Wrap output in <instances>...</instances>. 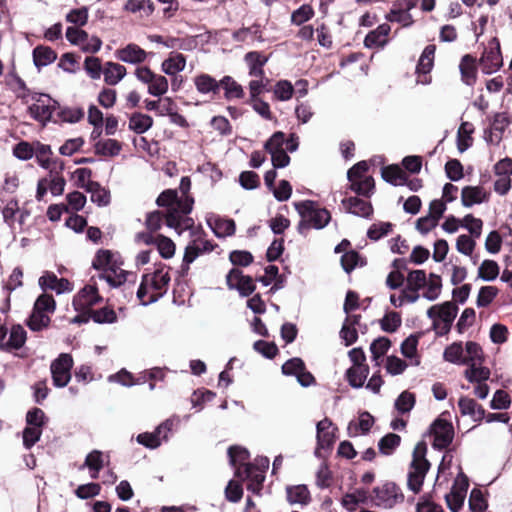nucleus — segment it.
I'll return each instance as SVG.
<instances>
[{"mask_svg": "<svg viewBox=\"0 0 512 512\" xmlns=\"http://www.w3.org/2000/svg\"><path fill=\"white\" fill-rule=\"evenodd\" d=\"M237 476L245 475L248 480L247 489L252 493L259 495L265 480V472L252 463L243 464V471L238 468L236 472Z\"/></svg>", "mask_w": 512, "mask_h": 512, "instance_id": "12", "label": "nucleus"}, {"mask_svg": "<svg viewBox=\"0 0 512 512\" xmlns=\"http://www.w3.org/2000/svg\"><path fill=\"white\" fill-rule=\"evenodd\" d=\"M427 284V277L424 270H412L406 278V290L418 292Z\"/></svg>", "mask_w": 512, "mask_h": 512, "instance_id": "38", "label": "nucleus"}, {"mask_svg": "<svg viewBox=\"0 0 512 512\" xmlns=\"http://www.w3.org/2000/svg\"><path fill=\"white\" fill-rule=\"evenodd\" d=\"M468 486V479L465 478L464 487L462 489L453 488L452 491L445 496L447 506L452 512H458L463 506Z\"/></svg>", "mask_w": 512, "mask_h": 512, "instance_id": "32", "label": "nucleus"}, {"mask_svg": "<svg viewBox=\"0 0 512 512\" xmlns=\"http://www.w3.org/2000/svg\"><path fill=\"white\" fill-rule=\"evenodd\" d=\"M487 200V194L481 186H465L461 191V202L464 207H472Z\"/></svg>", "mask_w": 512, "mask_h": 512, "instance_id": "20", "label": "nucleus"}, {"mask_svg": "<svg viewBox=\"0 0 512 512\" xmlns=\"http://www.w3.org/2000/svg\"><path fill=\"white\" fill-rule=\"evenodd\" d=\"M499 275V265L494 260H484L478 269V277L484 281H493Z\"/></svg>", "mask_w": 512, "mask_h": 512, "instance_id": "42", "label": "nucleus"}, {"mask_svg": "<svg viewBox=\"0 0 512 512\" xmlns=\"http://www.w3.org/2000/svg\"><path fill=\"white\" fill-rule=\"evenodd\" d=\"M115 55L118 60L134 65L143 63L147 58V52L134 43L116 50Z\"/></svg>", "mask_w": 512, "mask_h": 512, "instance_id": "15", "label": "nucleus"}, {"mask_svg": "<svg viewBox=\"0 0 512 512\" xmlns=\"http://www.w3.org/2000/svg\"><path fill=\"white\" fill-rule=\"evenodd\" d=\"M87 192L91 194V201L99 207L107 206L111 201L110 191L101 186L98 182H89Z\"/></svg>", "mask_w": 512, "mask_h": 512, "instance_id": "24", "label": "nucleus"}, {"mask_svg": "<svg viewBox=\"0 0 512 512\" xmlns=\"http://www.w3.org/2000/svg\"><path fill=\"white\" fill-rule=\"evenodd\" d=\"M475 63L476 59L470 54L464 55L461 59L459 69L461 72L462 80L467 85H473L476 81Z\"/></svg>", "mask_w": 512, "mask_h": 512, "instance_id": "29", "label": "nucleus"}, {"mask_svg": "<svg viewBox=\"0 0 512 512\" xmlns=\"http://www.w3.org/2000/svg\"><path fill=\"white\" fill-rule=\"evenodd\" d=\"M39 286L43 291L48 289L56 291L57 294L72 290L71 283L66 278H58L54 273L46 272L39 278Z\"/></svg>", "mask_w": 512, "mask_h": 512, "instance_id": "16", "label": "nucleus"}, {"mask_svg": "<svg viewBox=\"0 0 512 512\" xmlns=\"http://www.w3.org/2000/svg\"><path fill=\"white\" fill-rule=\"evenodd\" d=\"M268 60V56H265L258 51H250L246 53L244 56V61L248 66L249 76L264 79V66Z\"/></svg>", "mask_w": 512, "mask_h": 512, "instance_id": "17", "label": "nucleus"}, {"mask_svg": "<svg viewBox=\"0 0 512 512\" xmlns=\"http://www.w3.org/2000/svg\"><path fill=\"white\" fill-rule=\"evenodd\" d=\"M226 283L229 289H236L243 297H248L256 289L252 277L243 275L242 271L237 268L231 269L226 275Z\"/></svg>", "mask_w": 512, "mask_h": 512, "instance_id": "10", "label": "nucleus"}, {"mask_svg": "<svg viewBox=\"0 0 512 512\" xmlns=\"http://www.w3.org/2000/svg\"><path fill=\"white\" fill-rule=\"evenodd\" d=\"M427 446L420 441L414 447L412 461L409 465L407 486L415 494L422 489L424 479L430 469V462L426 459Z\"/></svg>", "mask_w": 512, "mask_h": 512, "instance_id": "2", "label": "nucleus"}, {"mask_svg": "<svg viewBox=\"0 0 512 512\" xmlns=\"http://www.w3.org/2000/svg\"><path fill=\"white\" fill-rule=\"evenodd\" d=\"M401 437L395 433H388L378 442V449L382 455L389 456L399 447Z\"/></svg>", "mask_w": 512, "mask_h": 512, "instance_id": "37", "label": "nucleus"}, {"mask_svg": "<svg viewBox=\"0 0 512 512\" xmlns=\"http://www.w3.org/2000/svg\"><path fill=\"white\" fill-rule=\"evenodd\" d=\"M464 350L461 342H454L445 348L443 357L446 361L453 364L465 365L467 362L463 356Z\"/></svg>", "mask_w": 512, "mask_h": 512, "instance_id": "40", "label": "nucleus"}, {"mask_svg": "<svg viewBox=\"0 0 512 512\" xmlns=\"http://www.w3.org/2000/svg\"><path fill=\"white\" fill-rule=\"evenodd\" d=\"M392 227L393 225L390 222L372 224L367 231V236L369 239L377 241L383 236H386L392 230Z\"/></svg>", "mask_w": 512, "mask_h": 512, "instance_id": "61", "label": "nucleus"}, {"mask_svg": "<svg viewBox=\"0 0 512 512\" xmlns=\"http://www.w3.org/2000/svg\"><path fill=\"white\" fill-rule=\"evenodd\" d=\"M66 199L68 203L67 206H64V211L66 212H68L70 209L72 211L78 212L82 210L86 204V196L79 191L68 193Z\"/></svg>", "mask_w": 512, "mask_h": 512, "instance_id": "52", "label": "nucleus"}, {"mask_svg": "<svg viewBox=\"0 0 512 512\" xmlns=\"http://www.w3.org/2000/svg\"><path fill=\"white\" fill-rule=\"evenodd\" d=\"M102 301V297L98 294V290L93 285H86L82 288L73 299L75 310H85L91 308Z\"/></svg>", "mask_w": 512, "mask_h": 512, "instance_id": "14", "label": "nucleus"}, {"mask_svg": "<svg viewBox=\"0 0 512 512\" xmlns=\"http://www.w3.org/2000/svg\"><path fill=\"white\" fill-rule=\"evenodd\" d=\"M294 207L301 216V221L297 226V230L300 234L305 233L311 228L322 229L330 221V212L325 208H316L315 202L311 200H304L295 202Z\"/></svg>", "mask_w": 512, "mask_h": 512, "instance_id": "1", "label": "nucleus"}, {"mask_svg": "<svg viewBox=\"0 0 512 512\" xmlns=\"http://www.w3.org/2000/svg\"><path fill=\"white\" fill-rule=\"evenodd\" d=\"M52 154L51 148L49 145L42 144L37 142L34 145V155L36 156L38 164L45 168L49 169L51 164L50 156Z\"/></svg>", "mask_w": 512, "mask_h": 512, "instance_id": "49", "label": "nucleus"}, {"mask_svg": "<svg viewBox=\"0 0 512 512\" xmlns=\"http://www.w3.org/2000/svg\"><path fill=\"white\" fill-rule=\"evenodd\" d=\"M369 374L368 365L352 366L346 371V379L353 388H361Z\"/></svg>", "mask_w": 512, "mask_h": 512, "instance_id": "28", "label": "nucleus"}, {"mask_svg": "<svg viewBox=\"0 0 512 512\" xmlns=\"http://www.w3.org/2000/svg\"><path fill=\"white\" fill-rule=\"evenodd\" d=\"M436 46L435 45H427L417 64L416 70L418 73L427 74L429 73L434 65V56H435Z\"/></svg>", "mask_w": 512, "mask_h": 512, "instance_id": "36", "label": "nucleus"}, {"mask_svg": "<svg viewBox=\"0 0 512 512\" xmlns=\"http://www.w3.org/2000/svg\"><path fill=\"white\" fill-rule=\"evenodd\" d=\"M286 492L287 501L290 504L307 505L311 501L310 492L306 485L288 487Z\"/></svg>", "mask_w": 512, "mask_h": 512, "instance_id": "30", "label": "nucleus"}, {"mask_svg": "<svg viewBox=\"0 0 512 512\" xmlns=\"http://www.w3.org/2000/svg\"><path fill=\"white\" fill-rule=\"evenodd\" d=\"M47 421L48 418L46 417L44 411L40 408L34 407L30 409L26 414V423L29 426L43 428Z\"/></svg>", "mask_w": 512, "mask_h": 512, "instance_id": "57", "label": "nucleus"}, {"mask_svg": "<svg viewBox=\"0 0 512 512\" xmlns=\"http://www.w3.org/2000/svg\"><path fill=\"white\" fill-rule=\"evenodd\" d=\"M214 234L218 238H224L235 234L236 225L232 219L217 218L214 223L208 222Z\"/></svg>", "mask_w": 512, "mask_h": 512, "instance_id": "33", "label": "nucleus"}, {"mask_svg": "<svg viewBox=\"0 0 512 512\" xmlns=\"http://www.w3.org/2000/svg\"><path fill=\"white\" fill-rule=\"evenodd\" d=\"M381 176L384 181L394 186H402L406 183V174L397 165L383 167Z\"/></svg>", "mask_w": 512, "mask_h": 512, "instance_id": "31", "label": "nucleus"}, {"mask_svg": "<svg viewBox=\"0 0 512 512\" xmlns=\"http://www.w3.org/2000/svg\"><path fill=\"white\" fill-rule=\"evenodd\" d=\"M129 275L130 273L127 271L120 270L117 272L116 269L110 268L101 273L99 277L106 280L111 287H118L126 282Z\"/></svg>", "mask_w": 512, "mask_h": 512, "instance_id": "45", "label": "nucleus"}, {"mask_svg": "<svg viewBox=\"0 0 512 512\" xmlns=\"http://www.w3.org/2000/svg\"><path fill=\"white\" fill-rule=\"evenodd\" d=\"M84 70L92 79H99L103 74L101 60L98 57H87L84 61Z\"/></svg>", "mask_w": 512, "mask_h": 512, "instance_id": "58", "label": "nucleus"}, {"mask_svg": "<svg viewBox=\"0 0 512 512\" xmlns=\"http://www.w3.org/2000/svg\"><path fill=\"white\" fill-rule=\"evenodd\" d=\"M415 405L414 394L404 391L402 392L395 401V408L400 413H407L412 410Z\"/></svg>", "mask_w": 512, "mask_h": 512, "instance_id": "59", "label": "nucleus"}, {"mask_svg": "<svg viewBox=\"0 0 512 512\" xmlns=\"http://www.w3.org/2000/svg\"><path fill=\"white\" fill-rule=\"evenodd\" d=\"M458 313L457 305L452 301H446L438 305V321L452 324Z\"/></svg>", "mask_w": 512, "mask_h": 512, "instance_id": "44", "label": "nucleus"}, {"mask_svg": "<svg viewBox=\"0 0 512 512\" xmlns=\"http://www.w3.org/2000/svg\"><path fill=\"white\" fill-rule=\"evenodd\" d=\"M73 367V358L68 353H61L52 361L50 370L52 374L53 385L58 388L67 386L71 380V369Z\"/></svg>", "mask_w": 512, "mask_h": 512, "instance_id": "6", "label": "nucleus"}, {"mask_svg": "<svg viewBox=\"0 0 512 512\" xmlns=\"http://www.w3.org/2000/svg\"><path fill=\"white\" fill-rule=\"evenodd\" d=\"M314 16V10L310 5L304 4L291 15V21L295 25H301Z\"/></svg>", "mask_w": 512, "mask_h": 512, "instance_id": "63", "label": "nucleus"}, {"mask_svg": "<svg viewBox=\"0 0 512 512\" xmlns=\"http://www.w3.org/2000/svg\"><path fill=\"white\" fill-rule=\"evenodd\" d=\"M125 66L115 63L107 62L103 68L104 81L111 86L118 84L126 75Z\"/></svg>", "mask_w": 512, "mask_h": 512, "instance_id": "23", "label": "nucleus"}, {"mask_svg": "<svg viewBox=\"0 0 512 512\" xmlns=\"http://www.w3.org/2000/svg\"><path fill=\"white\" fill-rule=\"evenodd\" d=\"M155 245L157 246L159 254L164 259H169L174 256L175 244L170 238L164 235H157L155 237Z\"/></svg>", "mask_w": 512, "mask_h": 512, "instance_id": "48", "label": "nucleus"}, {"mask_svg": "<svg viewBox=\"0 0 512 512\" xmlns=\"http://www.w3.org/2000/svg\"><path fill=\"white\" fill-rule=\"evenodd\" d=\"M153 126V118L147 114L135 112L129 117V129L136 134H143Z\"/></svg>", "mask_w": 512, "mask_h": 512, "instance_id": "27", "label": "nucleus"}, {"mask_svg": "<svg viewBox=\"0 0 512 512\" xmlns=\"http://www.w3.org/2000/svg\"><path fill=\"white\" fill-rule=\"evenodd\" d=\"M194 85L198 93L202 95H210L214 98L219 94L221 89L220 81H217L209 74L202 73L194 78Z\"/></svg>", "mask_w": 512, "mask_h": 512, "instance_id": "19", "label": "nucleus"}, {"mask_svg": "<svg viewBox=\"0 0 512 512\" xmlns=\"http://www.w3.org/2000/svg\"><path fill=\"white\" fill-rule=\"evenodd\" d=\"M458 406L462 415H468L474 421H480L485 417L484 408L472 398L461 397Z\"/></svg>", "mask_w": 512, "mask_h": 512, "instance_id": "21", "label": "nucleus"}, {"mask_svg": "<svg viewBox=\"0 0 512 512\" xmlns=\"http://www.w3.org/2000/svg\"><path fill=\"white\" fill-rule=\"evenodd\" d=\"M413 8V4H407L406 10L403 9H391L386 15V20L389 22H397L402 24L404 27H409L413 24L412 15L409 10Z\"/></svg>", "mask_w": 512, "mask_h": 512, "instance_id": "39", "label": "nucleus"}, {"mask_svg": "<svg viewBox=\"0 0 512 512\" xmlns=\"http://www.w3.org/2000/svg\"><path fill=\"white\" fill-rule=\"evenodd\" d=\"M50 321L51 319L47 314L33 309L26 324L32 331H41L49 326Z\"/></svg>", "mask_w": 512, "mask_h": 512, "instance_id": "43", "label": "nucleus"}, {"mask_svg": "<svg viewBox=\"0 0 512 512\" xmlns=\"http://www.w3.org/2000/svg\"><path fill=\"white\" fill-rule=\"evenodd\" d=\"M445 173L448 179L457 182L463 178V165L458 159H450L445 164Z\"/></svg>", "mask_w": 512, "mask_h": 512, "instance_id": "55", "label": "nucleus"}, {"mask_svg": "<svg viewBox=\"0 0 512 512\" xmlns=\"http://www.w3.org/2000/svg\"><path fill=\"white\" fill-rule=\"evenodd\" d=\"M293 93L294 86L288 80H279L274 86V95L279 101H288Z\"/></svg>", "mask_w": 512, "mask_h": 512, "instance_id": "51", "label": "nucleus"}, {"mask_svg": "<svg viewBox=\"0 0 512 512\" xmlns=\"http://www.w3.org/2000/svg\"><path fill=\"white\" fill-rule=\"evenodd\" d=\"M465 350L467 353V356L464 357V360L467 361L465 365H470L471 363H478L479 365H482L484 355L483 350L478 343L468 341L465 345Z\"/></svg>", "mask_w": 512, "mask_h": 512, "instance_id": "46", "label": "nucleus"}, {"mask_svg": "<svg viewBox=\"0 0 512 512\" xmlns=\"http://www.w3.org/2000/svg\"><path fill=\"white\" fill-rule=\"evenodd\" d=\"M168 88L167 78L163 75L155 74L153 80L148 84V93L152 96L160 97L168 91Z\"/></svg>", "mask_w": 512, "mask_h": 512, "instance_id": "47", "label": "nucleus"}, {"mask_svg": "<svg viewBox=\"0 0 512 512\" xmlns=\"http://www.w3.org/2000/svg\"><path fill=\"white\" fill-rule=\"evenodd\" d=\"M502 65L503 57L500 42L494 37L484 47V51L479 59V67L484 74H492L497 72Z\"/></svg>", "mask_w": 512, "mask_h": 512, "instance_id": "5", "label": "nucleus"}, {"mask_svg": "<svg viewBox=\"0 0 512 512\" xmlns=\"http://www.w3.org/2000/svg\"><path fill=\"white\" fill-rule=\"evenodd\" d=\"M380 325L383 331L393 333L400 327L401 317L398 313L391 312L382 318Z\"/></svg>", "mask_w": 512, "mask_h": 512, "instance_id": "64", "label": "nucleus"}, {"mask_svg": "<svg viewBox=\"0 0 512 512\" xmlns=\"http://www.w3.org/2000/svg\"><path fill=\"white\" fill-rule=\"evenodd\" d=\"M430 432L434 436L433 448L443 450L447 448L453 441L454 428L453 425L442 418H437L430 426Z\"/></svg>", "mask_w": 512, "mask_h": 512, "instance_id": "7", "label": "nucleus"}, {"mask_svg": "<svg viewBox=\"0 0 512 512\" xmlns=\"http://www.w3.org/2000/svg\"><path fill=\"white\" fill-rule=\"evenodd\" d=\"M26 341V331L20 326H13L7 342V346L13 349H20Z\"/></svg>", "mask_w": 512, "mask_h": 512, "instance_id": "56", "label": "nucleus"}, {"mask_svg": "<svg viewBox=\"0 0 512 512\" xmlns=\"http://www.w3.org/2000/svg\"><path fill=\"white\" fill-rule=\"evenodd\" d=\"M143 277L150 278L148 280V284L151 289L150 296L148 298V302H157L160 298H162L166 292L170 282V275L163 269H158L152 274H145Z\"/></svg>", "mask_w": 512, "mask_h": 512, "instance_id": "11", "label": "nucleus"}, {"mask_svg": "<svg viewBox=\"0 0 512 512\" xmlns=\"http://www.w3.org/2000/svg\"><path fill=\"white\" fill-rule=\"evenodd\" d=\"M391 346V341L387 337H379L370 345L371 358L376 364L387 353Z\"/></svg>", "mask_w": 512, "mask_h": 512, "instance_id": "41", "label": "nucleus"}, {"mask_svg": "<svg viewBox=\"0 0 512 512\" xmlns=\"http://www.w3.org/2000/svg\"><path fill=\"white\" fill-rule=\"evenodd\" d=\"M186 67V57L181 53L172 52L170 56L162 62V71L169 76H175Z\"/></svg>", "mask_w": 512, "mask_h": 512, "instance_id": "22", "label": "nucleus"}, {"mask_svg": "<svg viewBox=\"0 0 512 512\" xmlns=\"http://www.w3.org/2000/svg\"><path fill=\"white\" fill-rule=\"evenodd\" d=\"M346 212L355 216L370 218L373 214V206L370 202L358 197H348L342 200Z\"/></svg>", "mask_w": 512, "mask_h": 512, "instance_id": "18", "label": "nucleus"}, {"mask_svg": "<svg viewBox=\"0 0 512 512\" xmlns=\"http://www.w3.org/2000/svg\"><path fill=\"white\" fill-rule=\"evenodd\" d=\"M337 428L333 427L332 421L329 418H324L316 425L317 431V449H329L335 442V431Z\"/></svg>", "mask_w": 512, "mask_h": 512, "instance_id": "13", "label": "nucleus"}, {"mask_svg": "<svg viewBox=\"0 0 512 512\" xmlns=\"http://www.w3.org/2000/svg\"><path fill=\"white\" fill-rule=\"evenodd\" d=\"M90 318L99 324L114 323L117 320L116 312L108 307H104L98 310H91Z\"/></svg>", "mask_w": 512, "mask_h": 512, "instance_id": "50", "label": "nucleus"}, {"mask_svg": "<svg viewBox=\"0 0 512 512\" xmlns=\"http://www.w3.org/2000/svg\"><path fill=\"white\" fill-rule=\"evenodd\" d=\"M31 100L34 101L28 107L31 117L38 122L45 123L49 121L58 103L48 94L36 92L31 93Z\"/></svg>", "mask_w": 512, "mask_h": 512, "instance_id": "4", "label": "nucleus"}, {"mask_svg": "<svg viewBox=\"0 0 512 512\" xmlns=\"http://www.w3.org/2000/svg\"><path fill=\"white\" fill-rule=\"evenodd\" d=\"M221 88L224 90V98L227 101L242 99L245 95L243 87L231 76H224L220 80Z\"/></svg>", "mask_w": 512, "mask_h": 512, "instance_id": "25", "label": "nucleus"}, {"mask_svg": "<svg viewBox=\"0 0 512 512\" xmlns=\"http://www.w3.org/2000/svg\"><path fill=\"white\" fill-rule=\"evenodd\" d=\"M469 508L471 512H485L487 502L479 489L474 488L469 497Z\"/></svg>", "mask_w": 512, "mask_h": 512, "instance_id": "62", "label": "nucleus"}, {"mask_svg": "<svg viewBox=\"0 0 512 512\" xmlns=\"http://www.w3.org/2000/svg\"><path fill=\"white\" fill-rule=\"evenodd\" d=\"M490 370L478 363H471L465 370V377L471 383H483L490 377Z\"/></svg>", "mask_w": 512, "mask_h": 512, "instance_id": "34", "label": "nucleus"}, {"mask_svg": "<svg viewBox=\"0 0 512 512\" xmlns=\"http://www.w3.org/2000/svg\"><path fill=\"white\" fill-rule=\"evenodd\" d=\"M178 193L174 189L164 190L157 198L156 204L159 207L168 209L166 214V225L170 228L177 229L181 223V217L178 208H175Z\"/></svg>", "mask_w": 512, "mask_h": 512, "instance_id": "8", "label": "nucleus"}, {"mask_svg": "<svg viewBox=\"0 0 512 512\" xmlns=\"http://www.w3.org/2000/svg\"><path fill=\"white\" fill-rule=\"evenodd\" d=\"M32 54L34 65L38 69L53 63L57 58V54L52 48L42 45L35 47Z\"/></svg>", "mask_w": 512, "mask_h": 512, "instance_id": "26", "label": "nucleus"}, {"mask_svg": "<svg viewBox=\"0 0 512 512\" xmlns=\"http://www.w3.org/2000/svg\"><path fill=\"white\" fill-rule=\"evenodd\" d=\"M462 226L465 227L474 238H479L482 232L483 222L475 218L472 214H467L462 220Z\"/></svg>", "mask_w": 512, "mask_h": 512, "instance_id": "60", "label": "nucleus"}, {"mask_svg": "<svg viewBox=\"0 0 512 512\" xmlns=\"http://www.w3.org/2000/svg\"><path fill=\"white\" fill-rule=\"evenodd\" d=\"M373 495V504L384 509H391L404 501V494L394 482L374 487Z\"/></svg>", "mask_w": 512, "mask_h": 512, "instance_id": "3", "label": "nucleus"}, {"mask_svg": "<svg viewBox=\"0 0 512 512\" xmlns=\"http://www.w3.org/2000/svg\"><path fill=\"white\" fill-rule=\"evenodd\" d=\"M95 153L102 156H117L121 149V143L115 139L99 140L94 145Z\"/></svg>", "mask_w": 512, "mask_h": 512, "instance_id": "35", "label": "nucleus"}, {"mask_svg": "<svg viewBox=\"0 0 512 512\" xmlns=\"http://www.w3.org/2000/svg\"><path fill=\"white\" fill-rule=\"evenodd\" d=\"M498 294V289L494 286H483L480 288L476 304L478 307L489 306Z\"/></svg>", "mask_w": 512, "mask_h": 512, "instance_id": "54", "label": "nucleus"}, {"mask_svg": "<svg viewBox=\"0 0 512 512\" xmlns=\"http://www.w3.org/2000/svg\"><path fill=\"white\" fill-rule=\"evenodd\" d=\"M174 421L167 419L161 423L154 432H145L137 436V442L147 448L155 449L160 446L162 440L168 439V433L172 430Z\"/></svg>", "mask_w": 512, "mask_h": 512, "instance_id": "9", "label": "nucleus"}, {"mask_svg": "<svg viewBox=\"0 0 512 512\" xmlns=\"http://www.w3.org/2000/svg\"><path fill=\"white\" fill-rule=\"evenodd\" d=\"M56 308V302L52 295L41 294L35 301L33 309L42 313H53Z\"/></svg>", "mask_w": 512, "mask_h": 512, "instance_id": "53", "label": "nucleus"}]
</instances>
